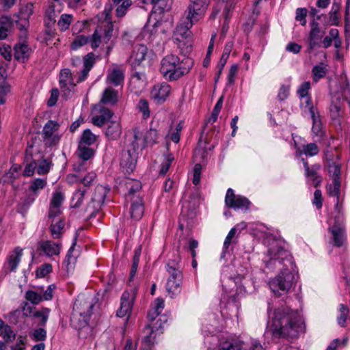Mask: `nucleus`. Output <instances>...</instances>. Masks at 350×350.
I'll use <instances>...</instances> for the list:
<instances>
[{"mask_svg":"<svg viewBox=\"0 0 350 350\" xmlns=\"http://www.w3.org/2000/svg\"><path fill=\"white\" fill-rule=\"evenodd\" d=\"M268 244L267 252L262 259L265 268L269 270L281 269L275 278L269 282V286L274 294L282 295L292 287L297 267L293 256L281 245V241L272 237L265 240Z\"/></svg>","mask_w":350,"mask_h":350,"instance_id":"nucleus-1","label":"nucleus"},{"mask_svg":"<svg viewBox=\"0 0 350 350\" xmlns=\"http://www.w3.org/2000/svg\"><path fill=\"white\" fill-rule=\"evenodd\" d=\"M219 331L217 322L214 321L213 324L203 323L202 334L204 338V343L206 350H265L260 342L256 338H250L245 343L239 338L221 337L215 334Z\"/></svg>","mask_w":350,"mask_h":350,"instance_id":"nucleus-2","label":"nucleus"},{"mask_svg":"<svg viewBox=\"0 0 350 350\" xmlns=\"http://www.w3.org/2000/svg\"><path fill=\"white\" fill-rule=\"evenodd\" d=\"M268 325L275 337H295L303 329V321L297 310L288 308H279L272 313L268 303Z\"/></svg>","mask_w":350,"mask_h":350,"instance_id":"nucleus-3","label":"nucleus"},{"mask_svg":"<svg viewBox=\"0 0 350 350\" xmlns=\"http://www.w3.org/2000/svg\"><path fill=\"white\" fill-rule=\"evenodd\" d=\"M208 4L209 0H189L185 12L186 18L177 25L173 36L174 42L180 49L182 54H187L191 51L190 29L203 16Z\"/></svg>","mask_w":350,"mask_h":350,"instance_id":"nucleus-4","label":"nucleus"},{"mask_svg":"<svg viewBox=\"0 0 350 350\" xmlns=\"http://www.w3.org/2000/svg\"><path fill=\"white\" fill-rule=\"evenodd\" d=\"M225 270L222 271L221 282L224 293L220 301V313L224 319L238 317L240 308L239 296L245 293V287L241 284L240 277L228 276Z\"/></svg>","mask_w":350,"mask_h":350,"instance_id":"nucleus-5","label":"nucleus"},{"mask_svg":"<svg viewBox=\"0 0 350 350\" xmlns=\"http://www.w3.org/2000/svg\"><path fill=\"white\" fill-rule=\"evenodd\" d=\"M160 64V72L164 79L168 81H174L190 72L193 62L189 58L180 60L178 56L168 54L162 58Z\"/></svg>","mask_w":350,"mask_h":350,"instance_id":"nucleus-6","label":"nucleus"},{"mask_svg":"<svg viewBox=\"0 0 350 350\" xmlns=\"http://www.w3.org/2000/svg\"><path fill=\"white\" fill-rule=\"evenodd\" d=\"M167 321V317L161 315L153 324L145 326L141 333L142 350H152L154 345L157 343V337L163 333Z\"/></svg>","mask_w":350,"mask_h":350,"instance_id":"nucleus-7","label":"nucleus"},{"mask_svg":"<svg viewBox=\"0 0 350 350\" xmlns=\"http://www.w3.org/2000/svg\"><path fill=\"white\" fill-rule=\"evenodd\" d=\"M166 270L169 275L166 283V291L171 298H174L181 292L183 272L179 265L174 261L167 262Z\"/></svg>","mask_w":350,"mask_h":350,"instance_id":"nucleus-8","label":"nucleus"},{"mask_svg":"<svg viewBox=\"0 0 350 350\" xmlns=\"http://www.w3.org/2000/svg\"><path fill=\"white\" fill-rule=\"evenodd\" d=\"M95 303L93 300L82 299L79 297L76 299L73 305L71 321L79 320L77 325L78 328L84 327L88 325Z\"/></svg>","mask_w":350,"mask_h":350,"instance_id":"nucleus-9","label":"nucleus"},{"mask_svg":"<svg viewBox=\"0 0 350 350\" xmlns=\"http://www.w3.org/2000/svg\"><path fill=\"white\" fill-rule=\"evenodd\" d=\"M137 136L135 133L134 139L131 144L120 153V165L126 173H131L135 167L137 159Z\"/></svg>","mask_w":350,"mask_h":350,"instance_id":"nucleus-10","label":"nucleus"},{"mask_svg":"<svg viewBox=\"0 0 350 350\" xmlns=\"http://www.w3.org/2000/svg\"><path fill=\"white\" fill-rule=\"evenodd\" d=\"M60 124L55 120H49L42 129V137L47 146H53L59 144L62 134L59 133Z\"/></svg>","mask_w":350,"mask_h":350,"instance_id":"nucleus-11","label":"nucleus"},{"mask_svg":"<svg viewBox=\"0 0 350 350\" xmlns=\"http://www.w3.org/2000/svg\"><path fill=\"white\" fill-rule=\"evenodd\" d=\"M113 25L112 23L107 22L105 25L98 27L89 38L90 42L92 49L99 46L101 42L107 43L112 37Z\"/></svg>","mask_w":350,"mask_h":350,"instance_id":"nucleus-12","label":"nucleus"},{"mask_svg":"<svg viewBox=\"0 0 350 350\" xmlns=\"http://www.w3.org/2000/svg\"><path fill=\"white\" fill-rule=\"evenodd\" d=\"M109 191V189L105 186H96L91 201L87 205L85 210L86 212L89 213L90 216H93L100 210Z\"/></svg>","mask_w":350,"mask_h":350,"instance_id":"nucleus-13","label":"nucleus"},{"mask_svg":"<svg viewBox=\"0 0 350 350\" xmlns=\"http://www.w3.org/2000/svg\"><path fill=\"white\" fill-rule=\"evenodd\" d=\"M225 204L228 207L235 211L245 212L250 208L251 202L244 196L235 195L234 190L229 188L226 194Z\"/></svg>","mask_w":350,"mask_h":350,"instance_id":"nucleus-14","label":"nucleus"},{"mask_svg":"<svg viewBox=\"0 0 350 350\" xmlns=\"http://www.w3.org/2000/svg\"><path fill=\"white\" fill-rule=\"evenodd\" d=\"M327 239L329 245L337 247H342L346 239L344 226L340 223H336L329 226Z\"/></svg>","mask_w":350,"mask_h":350,"instance_id":"nucleus-15","label":"nucleus"},{"mask_svg":"<svg viewBox=\"0 0 350 350\" xmlns=\"http://www.w3.org/2000/svg\"><path fill=\"white\" fill-rule=\"evenodd\" d=\"M59 83L64 96L68 98L71 96L76 85L73 81L72 75L70 69L64 68L61 70L59 76Z\"/></svg>","mask_w":350,"mask_h":350,"instance_id":"nucleus-16","label":"nucleus"},{"mask_svg":"<svg viewBox=\"0 0 350 350\" xmlns=\"http://www.w3.org/2000/svg\"><path fill=\"white\" fill-rule=\"evenodd\" d=\"M247 227L245 222H241L236 226L231 228L228 235L226 236L223 245L222 252L220 254V259H225L227 256L230 255V252L232 250V245L237 243L236 234L238 230L244 229Z\"/></svg>","mask_w":350,"mask_h":350,"instance_id":"nucleus-17","label":"nucleus"},{"mask_svg":"<svg viewBox=\"0 0 350 350\" xmlns=\"http://www.w3.org/2000/svg\"><path fill=\"white\" fill-rule=\"evenodd\" d=\"M62 247L60 241L42 240L38 243V251L47 257L57 256Z\"/></svg>","mask_w":350,"mask_h":350,"instance_id":"nucleus-18","label":"nucleus"},{"mask_svg":"<svg viewBox=\"0 0 350 350\" xmlns=\"http://www.w3.org/2000/svg\"><path fill=\"white\" fill-rule=\"evenodd\" d=\"M310 31L308 38V51L312 52L321 46V41L325 34V31L319 27V24L313 21L310 23Z\"/></svg>","mask_w":350,"mask_h":350,"instance_id":"nucleus-19","label":"nucleus"},{"mask_svg":"<svg viewBox=\"0 0 350 350\" xmlns=\"http://www.w3.org/2000/svg\"><path fill=\"white\" fill-rule=\"evenodd\" d=\"M23 314L25 317H32L40 319L38 325L45 327L49 317L51 310L48 308L42 307L39 310H33V308L27 304L23 307Z\"/></svg>","mask_w":350,"mask_h":350,"instance_id":"nucleus-20","label":"nucleus"},{"mask_svg":"<svg viewBox=\"0 0 350 350\" xmlns=\"http://www.w3.org/2000/svg\"><path fill=\"white\" fill-rule=\"evenodd\" d=\"M171 91V86L166 82L155 84L151 91V98L158 104L163 103Z\"/></svg>","mask_w":350,"mask_h":350,"instance_id":"nucleus-21","label":"nucleus"},{"mask_svg":"<svg viewBox=\"0 0 350 350\" xmlns=\"http://www.w3.org/2000/svg\"><path fill=\"white\" fill-rule=\"evenodd\" d=\"M23 256V249L16 247L7 257L3 269L5 273L16 271Z\"/></svg>","mask_w":350,"mask_h":350,"instance_id":"nucleus-22","label":"nucleus"},{"mask_svg":"<svg viewBox=\"0 0 350 350\" xmlns=\"http://www.w3.org/2000/svg\"><path fill=\"white\" fill-rule=\"evenodd\" d=\"M312 120V132L316 142L320 141L325 135L321 120L319 111L314 107H310L309 110Z\"/></svg>","mask_w":350,"mask_h":350,"instance_id":"nucleus-23","label":"nucleus"},{"mask_svg":"<svg viewBox=\"0 0 350 350\" xmlns=\"http://www.w3.org/2000/svg\"><path fill=\"white\" fill-rule=\"evenodd\" d=\"M133 295L129 292L124 291L122 293L120 306L116 313L118 317L122 318L131 314L133 305Z\"/></svg>","mask_w":350,"mask_h":350,"instance_id":"nucleus-24","label":"nucleus"},{"mask_svg":"<svg viewBox=\"0 0 350 350\" xmlns=\"http://www.w3.org/2000/svg\"><path fill=\"white\" fill-rule=\"evenodd\" d=\"M147 52L148 49L145 45L138 44L135 46L129 59L131 66L133 68L140 66L145 59Z\"/></svg>","mask_w":350,"mask_h":350,"instance_id":"nucleus-25","label":"nucleus"},{"mask_svg":"<svg viewBox=\"0 0 350 350\" xmlns=\"http://www.w3.org/2000/svg\"><path fill=\"white\" fill-rule=\"evenodd\" d=\"M159 25H160L159 21L152 23L150 18L141 32L142 38L148 42H152L157 37Z\"/></svg>","mask_w":350,"mask_h":350,"instance_id":"nucleus-26","label":"nucleus"},{"mask_svg":"<svg viewBox=\"0 0 350 350\" xmlns=\"http://www.w3.org/2000/svg\"><path fill=\"white\" fill-rule=\"evenodd\" d=\"M95 62L96 57L93 53H89L83 57V68L78 73L77 83H81L86 80L89 75V72L94 66Z\"/></svg>","mask_w":350,"mask_h":350,"instance_id":"nucleus-27","label":"nucleus"},{"mask_svg":"<svg viewBox=\"0 0 350 350\" xmlns=\"http://www.w3.org/2000/svg\"><path fill=\"white\" fill-rule=\"evenodd\" d=\"M301 161L305 169V174L308 183L314 187H317L321 182V178L317 174V172L320 169V165H314L310 167L308 162L304 158L301 159Z\"/></svg>","mask_w":350,"mask_h":350,"instance_id":"nucleus-28","label":"nucleus"},{"mask_svg":"<svg viewBox=\"0 0 350 350\" xmlns=\"http://www.w3.org/2000/svg\"><path fill=\"white\" fill-rule=\"evenodd\" d=\"M31 53V48L25 42H19L14 47V57L16 60L24 63Z\"/></svg>","mask_w":350,"mask_h":350,"instance_id":"nucleus-29","label":"nucleus"},{"mask_svg":"<svg viewBox=\"0 0 350 350\" xmlns=\"http://www.w3.org/2000/svg\"><path fill=\"white\" fill-rule=\"evenodd\" d=\"M124 75L120 68H113L109 70L106 78V83L115 87L122 85L124 83Z\"/></svg>","mask_w":350,"mask_h":350,"instance_id":"nucleus-30","label":"nucleus"},{"mask_svg":"<svg viewBox=\"0 0 350 350\" xmlns=\"http://www.w3.org/2000/svg\"><path fill=\"white\" fill-rule=\"evenodd\" d=\"M98 111L99 114L93 116L92 122L96 126H102L109 121L113 113L109 109L103 106H99Z\"/></svg>","mask_w":350,"mask_h":350,"instance_id":"nucleus-31","label":"nucleus"},{"mask_svg":"<svg viewBox=\"0 0 350 350\" xmlns=\"http://www.w3.org/2000/svg\"><path fill=\"white\" fill-rule=\"evenodd\" d=\"M342 107V102L341 95L340 94L332 95L329 112L332 120H336L340 116Z\"/></svg>","mask_w":350,"mask_h":350,"instance_id":"nucleus-32","label":"nucleus"},{"mask_svg":"<svg viewBox=\"0 0 350 350\" xmlns=\"http://www.w3.org/2000/svg\"><path fill=\"white\" fill-rule=\"evenodd\" d=\"M144 213V206L142 198L137 197L135 200H132L130 214L131 218L135 221H139L142 219Z\"/></svg>","mask_w":350,"mask_h":350,"instance_id":"nucleus-33","label":"nucleus"},{"mask_svg":"<svg viewBox=\"0 0 350 350\" xmlns=\"http://www.w3.org/2000/svg\"><path fill=\"white\" fill-rule=\"evenodd\" d=\"M118 91L113 89L111 86L106 88L102 94L100 103L106 105L113 106L118 103Z\"/></svg>","mask_w":350,"mask_h":350,"instance_id":"nucleus-34","label":"nucleus"},{"mask_svg":"<svg viewBox=\"0 0 350 350\" xmlns=\"http://www.w3.org/2000/svg\"><path fill=\"white\" fill-rule=\"evenodd\" d=\"M165 306L164 300L161 298H157L148 313V319L150 322H153L161 317L159 316Z\"/></svg>","mask_w":350,"mask_h":350,"instance_id":"nucleus-35","label":"nucleus"},{"mask_svg":"<svg viewBox=\"0 0 350 350\" xmlns=\"http://www.w3.org/2000/svg\"><path fill=\"white\" fill-rule=\"evenodd\" d=\"M310 89V83L306 81L301 83L297 89V93L299 97L305 100L306 107L310 110V107H314L310 97L308 94V91Z\"/></svg>","mask_w":350,"mask_h":350,"instance_id":"nucleus-36","label":"nucleus"},{"mask_svg":"<svg viewBox=\"0 0 350 350\" xmlns=\"http://www.w3.org/2000/svg\"><path fill=\"white\" fill-rule=\"evenodd\" d=\"M60 11L55 9V5H51L46 10L44 16V23L48 27H52L56 23V19L59 14Z\"/></svg>","mask_w":350,"mask_h":350,"instance_id":"nucleus-37","label":"nucleus"},{"mask_svg":"<svg viewBox=\"0 0 350 350\" xmlns=\"http://www.w3.org/2000/svg\"><path fill=\"white\" fill-rule=\"evenodd\" d=\"M121 126L118 121H111L106 129V135L111 139H117L121 134Z\"/></svg>","mask_w":350,"mask_h":350,"instance_id":"nucleus-38","label":"nucleus"},{"mask_svg":"<svg viewBox=\"0 0 350 350\" xmlns=\"http://www.w3.org/2000/svg\"><path fill=\"white\" fill-rule=\"evenodd\" d=\"M29 337L33 342H44L47 338L46 329L41 326L35 328L29 333Z\"/></svg>","mask_w":350,"mask_h":350,"instance_id":"nucleus-39","label":"nucleus"},{"mask_svg":"<svg viewBox=\"0 0 350 350\" xmlns=\"http://www.w3.org/2000/svg\"><path fill=\"white\" fill-rule=\"evenodd\" d=\"M21 174V165L14 163L4 175L5 182H12L17 179Z\"/></svg>","mask_w":350,"mask_h":350,"instance_id":"nucleus-40","label":"nucleus"},{"mask_svg":"<svg viewBox=\"0 0 350 350\" xmlns=\"http://www.w3.org/2000/svg\"><path fill=\"white\" fill-rule=\"evenodd\" d=\"M46 178H34L30 182L29 191L32 192L33 194L37 195L40 190L43 189L46 187Z\"/></svg>","mask_w":350,"mask_h":350,"instance_id":"nucleus-41","label":"nucleus"},{"mask_svg":"<svg viewBox=\"0 0 350 350\" xmlns=\"http://www.w3.org/2000/svg\"><path fill=\"white\" fill-rule=\"evenodd\" d=\"M96 139V135L93 134L90 129H85L83 131L81 136V139L79 142V145L90 147L91 145L94 144Z\"/></svg>","mask_w":350,"mask_h":350,"instance_id":"nucleus-42","label":"nucleus"},{"mask_svg":"<svg viewBox=\"0 0 350 350\" xmlns=\"http://www.w3.org/2000/svg\"><path fill=\"white\" fill-rule=\"evenodd\" d=\"M327 72L326 66L321 63L315 65L312 70V80L314 83H317L320 79H323Z\"/></svg>","mask_w":350,"mask_h":350,"instance_id":"nucleus-43","label":"nucleus"},{"mask_svg":"<svg viewBox=\"0 0 350 350\" xmlns=\"http://www.w3.org/2000/svg\"><path fill=\"white\" fill-rule=\"evenodd\" d=\"M36 163V172L39 175L46 174L51 170V162L46 159L35 160Z\"/></svg>","mask_w":350,"mask_h":350,"instance_id":"nucleus-44","label":"nucleus"},{"mask_svg":"<svg viewBox=\"0 0 350 350\" xmlns=\"http://www.w3.org/2000/svg\"><path fill=\"white\" fill-rule=\"evenodd\" d=\"M340 10V3L336 0H334L332 9L329 13V22L332 25H338L339 23L340 14L338 11Z\"/></svg>","mask_w":350,"mask_h":350,"instance_id":"nucleus-45","label":"nucleus"},{"mask_svg":"<svg viewBox=\"0 0 350 350\" xmlns=\"http://www.w3.org/2000/svg\"><path fill=\"white\" fill-rule=\"evenodd\" d=\"M319 151L317 145L315 143H310L303 146V151L297 148V154L301 156L302 154H305L306 156L312 157L317 155Z\"/></svg>","mask_w":350,"mask_h":350,"instance_id":"nucleus-46","label":"nucleus"},{"mask_svg":"<svg viewBox=\"0 0 350 350\" xmlns=\"http://www.w3.org/2000/svg\"><path fill=\"white\" fill-rule=\"evenodd\" d=\"M77 154L79 159L88 161L94 156V152L90 147L78 145Z\"/></svg>","mask_w":350,"mask_h":350,"instance_id":"nucleus-47","label":"nucleus"},{"mask_svg":"<svg viewBox=\"0 0 350 350\" xmlns=\"http://www.w3.org/2000/svg\"><path fill=\"white\" fill-rule=\"evenodd\" d=\"M88 189L85 188H79L72 196V203L73 207H79L83 203L85 195L86 194Z\"/></svg>","mask_w":350,"mask_h":350,"instance_id":"nucleus-48","label":"nucleus"},{"mask_svg":"<svg viewBox=\"0 0 350 350\" xmlns=\"http://www.w3.org/2000/svg\"><path fill=\"white\" fill-rule=\"evenodd\" d=\"M72 18L73 16L72 14H62L57 23L59 30L61 31H64L67 30L72 21Z\"/></svg>","mask_w":350,"mask_h":350,"instance_id":"nucleus-49","label":"nucleus"},{"mask_svg":"<svg viewBox=\"0 0 350 350\" xmlns=\"http://www.w3.org/2000/svg\"><path fill=\"white\" fill-rule=\"evenodd\" d=\"M64 227V223L61 219H59L55 223H54V221H52L50 230L53 239H59L61 237Z\"/></svg>","mask_w":350,"mask_h":350,"instance_id":"nucleus-50","label":"nucleus"},{"mask_svg":"<svg viewBox=\"0 0 350 350\" xmlns=\"http://www.w3.org/2000/svg\"><path fill=\"white\" fill-rule=\"evenodd\" d=\"M348 337L344 336L342 339L336 338L333 340L325 350H339L345 347L347 345Z\"/></svg>","mask_w":350,"mask_h":350,"instance_id":"nucleus-51","label":"nucleus"},{"mask_svg":"<svg viewBox=\"0 0 350 350\" xmlns=\"http://www.w3.org/2000/svg\"><path fill=\"white\" fill-rule=\"evenodd\" d=\"M340 180H332V183L327 187V191L329 196L336 197L338 202L340 195Z\"/></svg>","mask_w":350,"mask_h":350,"instance_id":"nucleus-52","label":"nucleus"},{"mask_svg":"<svg viewBox=\"0 0 350 350\" xmlns=\"http://www.w3.org/2000/svg\"><path fill=\"white\" fill-rule=\"evenodd\" d=\"M338 310L340 314L337 318V322L339 325L344 327L347 319V315L350 312L349 308L343 304H340Z\"/></svg>","mask_w":350,"mask_h":350,"instance_id":"nucleus-53","label":"nucleus"},{"mask_svg":"<svg viewBox=\"0 0 350 350\" xmlns=\"http://www.w3.org/2000/svg\"><path fill=\"white\" fill-rule=\"evenodd\" d=\"M139 111L142 113L144 119H147L150 117V111L149 109L148 102L144 98H141L137 105Z\"/></svg>","mask_w":350,"mask_h":350,"instance_id":"nucleus-54","label":"nucleus"},{"mask_svg":"<svg viewBox=\"0 0 350 350\" xmlns=\"http://www.w3.org/2000/svg\"><path fill=\"white\" fill-rule=\"evenodd\" d=\"M25 298L33 304H38L43 300L40 293L32 290L26 291Z\"/></svg>","mask_w":350,"mask_h":350,"instance_id":"nucleus-55","label":"nucleus"},{"mask_svg":"<svg viewBox=\"0 0 350 350\" xmlns=\"http://www.w3.org/2000/svg\"><path fill=\"white\" fill-rule=\"evenodd\" d=\"M128 195L132 196L138 192L142 187V183L137 180H129L126 183Z\"/></svg>","mask_w":350,"mask_h":350,"instance_id":"nucleus-56","label":"nucleus"},{"mask_svg":"<svg viewBox=\"0 0 350 350\" xmlns=\"http://www.w3.org/2000/svg\"><path fill=\"white\" fill-rule=\"evenodd\" d=\"M75 178L80 180L81 183H83L84 186L87 187L94 182L96 178V174L94 172H91L88 173V174L85 175L83 178H80L77 175H72L70 176H68V178Z\"/></svg>","mask_w":350,"mask_h":350,"instance_id":"nucleus-57","label":"nucleus"},{"mask_svg":"<svg viewBox=\"0 0 350 350\" xmlns=\"http://www.w3.org/2000/svg\"><path fill=\"white\" fill-rule=\"evenodd\" d=\"M131 5L132 1L131 0L123 1L122 3L117 7L116 10L117 16H124L126 14L129 8L131 7Z\"/></svg>","mask_w":350,"mask_h":350,"instance_id":"nucleus-58","label":"nucleus"},{"mask_svg":"<svg viewBox=\"0 0 350 350\" xmlns=\"http://www.w3.org/2000/svg\"><path fill=\"white\" fill-rule=\"evenodd\" d=\"M89 38L83 35L77 36L71 44L72 50H77L80 47L84 46L88 42Z\"/></svg>","mask_w":350,"mask_h":350,"instance_id":"nucleus-59","label":"nucleus"},{"mask_svg":"<svg viewBox=\"0 0 350 350\" xmlns=\"http://www.w3.org/2000/svg\"><path fill=\"white\" fill-rule=\"evenodd\" d=\"M328 172L332 180H340V166L338 164L332 163L329 164Z\"/></svg>","mask_w":350,"mask_h":350,"instance_id":"nucleus-60","label":"nucleus"},{"mask_svg":"<svg viewBox=\"0 0 350 350\" xmlns=\"http://www.w3.org/2000/svg\"><path fill=\"white\" fill-rule=\"evenodd\" d=\"M131 82L137 83L139 88L145 85V75L143 72H135L131 75Z\"/></svg>","mask_w":350,"mask_h":350,"instance_id":"nucleus-61","label":"nucleus"},{"mask_svg":"<svg viewBox=\"0 0 350 350\" xmlns=\"http://www.w3.org/2000/svg\"><path fill=\"white\" fill-rule=\"evenodd\" d=\"M174 160V157L172 154H167L165 157L164 161L161 163L159 174L161 175H165L168 172L172 162Z\"/></svg>","mask_w":350,"mask_h":350,"instance_id":"nucleus-62","label":"nucleus"},{"mask_svg":"<svg viewBox=\"0 0 350 350\" xmlns=\"http://www.w3.org/2000/svg\"><path fill=\"white\" fill-rule=\"evenodd\" d=\"M64 200V196L61 191H55L53 193L50 205L60 208Z\"/></svg>","mask_w":350,"mask_h":350,"instance_id":"nucleus-63","label":"nucleus"},{"mask_svg":"<svg viewBox=\"0 0 350 350\" xmlns=\"http://www.w3.org/2000/svg\"><path fill=\"white\" fill-rule=\"evenodd\" d=\"M52 271V266L49 263H44L40 265L36 270V276L38 278H44Z\"/></svg>","mask_w":350,"mask_h":350,"instance_id":"nucleus-64","label":"nucleus"}]
</instances>
